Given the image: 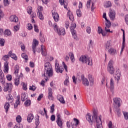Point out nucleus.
I'll return each instance as SVG.
<instances>
[{"mask_svg": "<svg viewBox=\"0 0 128 128\" xmlns=\"http://www.w3.org/2000/svg\"><path fill=\"white\" fill-rule=\"evenodd\" d=\"M86 120L88 122L89 124H92V122H96L97 128H102V120L100 119V116H98V112L96 110L93 112V116H90V113L87 114L86 115Z\"/></svg>", "mask_w": 128, "mask_h": 128, "instance_id": "f257e3e1", "label": "nucleus"}, {"mask_svg": "<svg viewBox=\"0 0 128 128\" xmlns=\"http://www.w3.org/2000/svg\"><path fill=\"white\" fill-rule=\"evenodd\" d=\"M52 64L48 62H46L44 64V74L42 75L46 82H48V78L52 76Z\"/></svg>", "mask_w": 128, "mask_h": 128, "instance_id": "f03ea898", "label": "nucleus"}, {"mask_svg": "<svg viewBox=\"0 0 128 128\" xmlns=\"http://www.w3.org/2000/svg\"><path fill=\"white\" fill-rule=\"evenodd\" d=\"M80 62H82V64H86L88 66H92V58H88L85 56H82L79 59Z\"/></svg>", "mask_w": 128, "mask_h": 128, "instance_id": "7ed1b4c3", "label": "nucleus"}, {"mask_svg": "<svg viewBox=\"0 0 128 128\" xmlns=\"http://www.w3.org/2000/svg\"><path fill=\"white\" fill-rule=\"evenodd\" d=\"M107 70L110 74H114V61L110 60L108 65Z\"/></svg>", "mask_w": 128, "mask_h": 128, "instance_id": "20e7f679", "label": "nucleus"}, {"mask_svg": "<svg viewBox=\"0 0 128 128\" xmlns=\"http://www.w3.org/2000/svg\"><path fill=\"white\" fill-rule=\"evenodd\" d=\"M53 26L55 32H58V34H59V36H64V34H66V30L64 28H60L58 30V26H56V24H54Z\"/></svg>", "mask_w": 128, "mask_h": 128, "instance_id": "39448f33", "label": "nucleus"}, {"mask_svg": "<svg viewBox=\"0 0 128 128\" xmlns=\"http://www.w3.org/2000/svg\"><path fill=\"white\" fill-rule=\"evenodd\" d=\"M64 68L60 66V64H58V60H56L55 62V70L56 72L60 74H62L64 72Z\"/></svg>", "mask_w": 128, "mask_h": 128, "instance_id": "423d86ee", "label": "nucleus"}, {"mask_svg": "<svg viewBox=\"0 0 128 128\" xmlns=\"http://www.w3.org/2000/svg\"><path fill=\"white\" fill-rule=\"evenodd\" d=\"M108 14L110 20H114V18H116V11L114 10L110 9Z\"/></svg>", "mask_w": 128, "mask_h": 128, "instance_id": "0eeeda50", "label": "nucleus"}, {"mask_svg": "<svg viewBox=\"0 0 128 128\" xmlns=\"http://www.w3.org/2000/svg\"><path fill=\"white\" fill-rule=\"evenodd\" d=\"M12 86L10 84H4V92H10L12 90Z\"/></svg>", "mask_w": 128, "mask_h": 128, "instance_id": "6e6552de", "label": "nucleus"}, {"mask_svg": "<svg viewBox=\"0 0 128 128\" xmlns=\"http://www.w3.org/2000/svg\"><path fill=\"white\" fill-rule=\"evenodd\" d=\"M38 44V42L36 40H34L33 44H32V52L34 54H36V46Z\"/></svg>", "mask_w": 128, "mask_h": 128, "instance_id": "1a4fd4ad", "label": "nucleus"}, {"mask_svg": "<svg viewBox=\"0 0 128 128\" xmlns=\"http://www.w3.org/2000/svg\"><path fill=\"white\" fill-rule=\"evenodd\" d=\"M120 102H122V100L120 98H114V102L116 106V108H120Z\"/></svg>", "mask_w": 128, "mask_h": 128, "instance_id": "9d476101", "label": "nucleus"}, {"mask_svg": "<svg viewBox=\"0 0 128 128\" xmlns=\"http://www.w3.org/2000/svg\"><path fill=\"white\" fill-rule=\"evenodd\" d=\"M114 78L115 80L117 81V82H118L120 80V70H117L116 71Z\"/></svg>", "mask_w": 128, "mask_h": 128, "instance_id": "9b49d317", "label": "nucleus"}, {"mask_svg": "<svg viewBox=\"0 0 128 128\" xmlns=\"http://www.w3.org/2000/svg\"><path fill=\"white\" fill-rule=\"evenodd\" d=\"M41 48H40V50H41V54L42 56H46V46L44 45H41Z\"/></svg>", "mask_w": 128, "mask_h": 128, "instance_id": "f8f14e48", "label": "nucleus"}, {"mask_svg": "<svg viewBox=\"0 0 128 128\" xmlns=\"http://www.w3.org/2000/svg\"><path fill=\"white\" fill-rule=\"evenodd\" d=\"M52 16L54 22H58L60 20V16H58V14L56 12H54V10L52 11Z\"/></svg>", "mask_w": 128, "mask_h": 128, "instance_id": "ddd939ff", "label": "nucleus"}, {"mask_svg": "<svg viewBox=\"0 0 128 128\" xmlns=\"http://www.w3.org/2000/svg\"><path fill=\"white\" fill-rule=\"evenodd\" d=\"M48 98H49V100H54V96H52V89L50 88H48Z\"/></svg>", "mask_w": 128, "mask_h": 128, "instance_id": "4468645a", "label": "nucleus"}, {"mask_svg": "<svg viewBox=\"0 0 128 128\" xmlns=\"http://www.w3.org/2000/svg\"><path fill=\"white\" fill-rule=\"evenodd\" d=\"M8 56H9V57L12 58H14V60H18V56L12 51L8 52Z\"/></svg>", "mask_w": 128, "mask_h": 128, "instance_id": "2eb2a0df", "label": "nucleus"}, {"mask_svg": "<svg viewBox=\"0 0 128 128\" xmlns=\"http://www.w3.org/2000/svg\"><path fill=\"white\" fill-rule=\"evenodd\" d=\"M10 22H18V18L16 15H12L10 18Z\"/></svg>", "mask_w": 128, "mask_h": 128, "instance_id": "dca6fc26", "label": "nucleus"}, {"mask_svg": "<svg viewBox=\"0 0 128 128\" xmlns=\"http://www.w3.org/2000/svg\"><path fill=\"white\" fill-rule=\"evenodd\" d=\"M114 80L111 78L110 80V90L112 92H114Z\"/></svg>", "mask_w": 128, "mask_h": 128, "instance_id": "f3484780", "label": "nucleus"}, {"mask_svg": "<svg viewBox=\"0 0 128 128\" xmlns=\"http://www.w3.org/2000/svg\"><path fill=\"white\" fill-rule=\"evenodd\" d=\"M108 54H110L111 56H114V54H116V50L111 48H109V50H108Z\"/></svg>", "mask_w": 128, "mask_h": 128, "instance_id": "a211bd4d", "label": "nucleus"}, {"mask_svg": "<svg viewBox=\"0 0 128 128\" xmlns=\"http://www.w3.org/2000/svg\"><path fill=\"white\" fill-rule=\"evenodd\" d=\"M4 72L8 74V62L6 61L4 63Z\"/></svg>", "mask_w": 128, "mask_h": 128, "instance_id": "6ab92c4d", "label": "nucleus"}, {"mask_svg": "<svg viewBox=\"0 0 128 128\" xmlns=\"http://www.w3.org/2000/svg\"><path fill=\"white\" fill-rule=\"evenodd\" d=\"M57 99L61 102V104H66V101L64 98V96L60 94H58L57 96Z\"/></svg>", "mask_w": 128, "mask_h": 128, "instance_id": "aec40b11", "label": "nucleus"}, {"mask_svg": "<svg viewBox=\"0 0 128 128\" xmlns=\"http://www.w3.org/2000/svg\"><path fill=\"white\" fill-rule=\"evenodd\" d=\"M4 72H2V70H0V82L4 83Z\"/></svg>", "mask_w": 128, "mask_h": 128, "instance_id": "412c9836", "label": "nucleus"}, {"mask_svg": "<svg viewBox=\"0 0 128 128\" xmlns=\"http://www.w3.org/2000/svg\"><path fill=\"white\" fill-rule=\"evenodd\" d=\"M34 114H29L27 116V120L28 122H32V120H34Z\"/></svg>", "mask_w": 128, "mask_h": 128, "instance_id": "4be33fe9", "label": "nucleus"}, {"mask_svg": "<svg viewBox=\"0 0 128 128\" xmlns=\"http://www.w3.org/2000/svg\"><path fill=\"white\" fill-rule=\"evenodd\" d=\"M82 83L84 86H90V82H88V78H85L84 77L82 80Z\"/></svg>", "mask_w": 128, "mask_h": 128, "instance_id": "5701e85b", "label": "nucleus"}, {"mask_svg": "<svg viewBox=\"0 0 128 128\" xmlns=\"http://www.w3.org/2000/svg\"><path fill=\"white\" fill-rule=\"evenodd\" d=\"M6 100L9 104H12L14 102V96L12 94H8L6 97Z\"/></svg>", "mask_w": 128, "mask_h": 128, "instance_id": "b1692460", "label": "nucleus"}, {"mask_svg": "<svg viewBox=\"0 0 128 128\" xmlns=\"http://www.w3.org/2000/svg\"><path fill=\"white\" fill-rule=\"evenodd\" d=\"M4 34L6 36H12V32L8 29H6L4 32Z\"/></svg>", "mask_w": 128, "mask_h": 128, "instance_id": "393cba45", "label": "nucleus"}, {"mask_svg": "<svg viewBox=\"0 0 128 128\" xmlns=\"http://www.w3.org/2000/svg\"><path fill=\"white\" fill-rule=\"evenodd\" d=\"M88 78L89 80L90 86H94V78H92V75H88Z\"/></svg>", "mask_w": 128, "mask_h": 128, "instance_id": "a878e982", "label": "nucleus"}, {"mask_svg": "<svg viewBox=\"0 0 128 128\" xmlns=\"http://www.w3.org/2000/svg\"><path fill=\"white\" fill-rule=\"evenodd\" d=\"M20 98H18L14 104V108H18V106H20Z\"/></svg>", "mask_w": 128, "mask_h": 128, "instance_id": "bb28decb", "label": "nucleus"}, {"mask_svg": "<svg viewBox=\"0 0 128 128\" xmlns=\"http://www.w3.org/2000/svg\"><path fill=\"white\" fill-rule=\"evenodd\" d=\"M68 56L70 57L72 62H74V53L72 52H70L68 53Z\"/></svg>", "mask_w": 128, "mask_h": 128, "instance_id": "cd10ccee", "label": "nucleus"}, {"mask_svg": "<svg viewBox=\"0 0 128 128\" xmlns=\"http://www.w3.org/2000/svg\"><path fill=\"white\" fill-rule=\"evenodd\" d=\"M59 2L61 6H64V8H68V3L64 2V0H59Z\"/></svg>", "mask_w": 128, "mask_h": 128, "instance_id": "c85d7f7f", "label": "nucleus"}, {"mask_svg": "<svg viewBox=\"0 0 128 128\" xmlns=\"http://www.w3.org/2000/svg\"><path fill=\"white\" fill-rule=\"evenodd\" d=\"M18 70H20V66L18 65H16L14 66V74L16 76H18Z\"/></svg>", "mask_w": 128, "mask_h": 128, "instance_id": "c756f323", "label": "nucleus"}, {"mask_svg": "<svg viewBox=\"0 0 128 128\" xmlns=\"http://www.w3.org/2000/svg\"><path fill=\"white\" fill-rule=\"evenodd\" d=\"M4 108L6 110V112H8V108H10V102H6L4 105Z\"/></svg>", "mask_w": 128, "mask_h": 128, "instance_id": "7c9ffc66", "label": "nucleus"}, {"mask_svg": "<svg viewBox=\"0 0 128 128\" xmlns=\"http://www.w3.org/2000/svg\"><path fill=\"white\" fill-rule=\"evenodd\" d=\"M126 46V38H124V40H122V46L120 52H124V46Z\"/></svg>", "mask_w": 128, "mask_h": 128, "instance_id": "2f4dec72", "label": "nucleus"}, {"mask_svg": "<svg viewBox=\"0 0 128 128\" xmlns=\"http://www.w3.org/2000/svg\"><path fill=\"white\" fill-rule=\"evenodd\" d=\"M27 98H28V96H26V94L22 93L21 94V100L22 102H24V100H26Z\"/></svg>", "mask_w": 128, "mask_h": 128, "instance_id": "473e14b6", "label": "nucleus"}, {"mask_svg": "<svg viewBox=\"0 0 128 128\" xmlns=\"http://www.w3.org/2000/svg\"><path fill=\"white\" fill-rule=\"evenodd\" d=\"M67 15L68 16L70 20H71L72 22H74V16L72 15V12H68L67 14Z\"/></svg>", "mask_w": 128, "mask_h": 128, "instance_id": "72a5a7b5", "label": "nucleus"}, {"mask_svg": "<svg viewBox=\"0 0 128 128\" xmlns=\"http://www.w3.org/2000/svg\"><path fill=\"white\" fill-rule=\"evenodd\" d=\"M104 8H110L112 6V2L110 1H106L104 5Z\"/></svg>", "mask_w": 128, "mask_h": 128, "instance_id": "f704fd0d", "label": "nucleus"}, {"mask_svg": "<svg viewBox=\"0 0 128 128\" xmlns=\"http://www.w3.org/2000/svg\"><path fill=\"white\" fill-rule=\"evenodd\" d=\"M14 84L16 86H18L20 84V77L19 76H16L14 78Z\"/></svg>", "mask_w": 128, "mask_h": 128, "instance_id": "c9c22d12", "label": "nucleus"}, {"mask_svg": "<svg viewBox=\"0 0 128 128\" xmlns=\"http://www.w3.org/2000/svg\"><path fill=\"white\" fill-rule=\"evenodd\" d=\"M74 120L75 122V124L72 126V128H76V126H78V124H80V121H78V120L74 118Z\"/></svg>", "mask_w": 128, "mask_h": 128, "instance_id": "e433bc0d", "label": "nucleus"}, {"mask_svg": "<svg viewBox=\"0 0 128 128\" xmlns=\"http://www.w3.org/2000/svg\"><path fill=\"white\" fill-rule=\"evenodd\" d=\"M64 86H68V76L67 75L66 76V80L64 82Z\"/></svg>", "mask_w": 128, "mask_h": 128, "instance_id": "4c0bfd02", "label": "nucleus"}, {"mask_svg": "<svg viewBox=\"0 0 128 128\" xmlns=\"http://www.w3.org/2000/svg\"><path fill=\"white\" fill-rule=\"evenodd\" d=\"M71 32H72V36L74 38V40H76V30H74L72 28Z\"/></svg>", "mask_w": 128, "mask_h": 128, "instance_id": "58836bf2", "label": "nucleus"}, {"mask_svg": "<svg viewBox=\"0 0 128 128\" xmlns=\"http://www.w3.org/2000/svg\"><path fill=\"white\" fill-rule=\"evenodd\" d=\"M84 75H78L76 76V80H78L79 82H80V80H84Z\"/></svg>", "mask_w": 128, "mask_h": 128, "instance_id": "ea45409f", "label": "nucleus"}, {"mask_svg": "<svg viewBox=\"0 0 128 128\" xmlns=\"http://www.w3.org/2000/svg\"><path fill=\"white\" fill-rule=\"evenodd\" d=\"M56 122L58 126H60V128H62V119L57 120Z\"/></svg>", "mask_w": 128, "mask_h": 128, "instance_id": "a19ab883", "label": "nucleus"}, {"mask_svg": "<svg viewBox=\"0 0 128 128\" xmlns=\"http://www.w3.org/2000/svg\"><path fill=\"white\" fill-rule=\"evenodd\" d=\"M16 121L17 122L20 124V122H22V116L20 115H18L16 117Z\"/></svg>", "mask_w": 128, "mask_h": 128, "instance_id": "79ce46f5", "label": "nucleus"}, {"mask_svg": "<svg viewBox=\"0 0 128 128\" xmlns=\"http://www.w3.org/2000/svg\"><path fill=\"white\" fill-rule=\"evenodd\" d=\"M22 58H24L26 60H28V55L24 53H22Z\"/></svg>", "mask_w": 128, "mask_h": 128, "instance_id": "37998d69", "label": "nucleus"}, {"mask_svg": "<svg viewBox=\"0 0 128 128\" xmlns=\"http://www.w3.org/2000/svg\"><path fill=\"white\" fill-rule=\"evenodd\" d=\"M110 26H112L110 22L108 20H106V28H110Z\"/></svg>", "mask_w": 128, "mask_h": 128, "instance_id": "c03bdc74", "label": "nucleus"}, {"mask_svg": "<svg viewBox=\"0 0 128 128\" xmlns=\"http://www.w3.org/2000/svg\"><path fill=\"white\" fill-rule=\"evenodd\" d=\"M18 30H20V26L18 25H16L14 26L13 30L14 32H16Z\"/></svg>", "mask_w": 128, "mask_h": 128, "instance_id": "a18cd8bd", "label": "nucleus"}, {"mask_svg": "<svg viewBox=\"0 0 128 128\" xmlns=\"http://www.w3.org/2000/svg\"><path fill=\"white\" fill-rule=\"evenodd\" d=\"M8 58H10V56H8V54L7 55L3 56L2 57L3 60H4L5 62H6Z\"/></svg>", "mask_w": 128, "mask_h": 128, "instance_id": "49530a36", "label": "nucleus"}, {"mask_svg": "<svg viewBox=\"0 0 128 128\" xmlns=\"http://www.w3.org/2000/svg\"><path fill=\"white\" fill-rule=\"evenodd\" d=\"M26 28L28 30H32V25L30 24H27Z\"/></svg>", "mask_w": 128, "mask_h": 128, "instance_id": "de8ad7c7", "label": "nucleus"}, {"mask_svg": "<svg viewBox=\"0 0 128 128\" xmlns=\"http://www.w3.org/2000/svg\"><path fill=\"white\" fill-rule=\"evenodd\" d=\"M37 14L40 18V20H44V16H42V14L41 12H38Z\"/></svg>", "mask_w": 128, "mask_h": 128, "instance_id": "09e8293b", "label": "nucleus"}, {"mask_svg": "<svg viewBox=\"0 0 128 128\" xmlns=\"http://www.w3.org/2000/svg\"><path fill=\"white\" fill-rule=\"evenodd\" d=\"M5 42L6 40H4V39L2 38H0V44H1L2 46H4Z\"/></svg>", "mask_w": 128, "mask_h": 128, "instance_id": "8fccbe9b", "label": "nucleus"}, {"mask_svg": "<svg viewBox=\"0 0 128 128\" xmlns=\"http://www.w3.org/2000/svg\"><path fill=\"white\" fill-rule=\"evenodd\" d=\"M125 120H128V112H123Z\"/></svg>", "mask_w": 128, "mask_h": 128, "instance_id": "3c124183", "label": "nucleus"}, {"mask_svg": "<svg viewBox=\"0 0 128 128\" xmlns=\"http://www.w3.org/2000/svg\"><path fill=\"white\" fill-rule=\"evenodd\" d=\"M40 40L41 42H46V39L44 38V36L42 35H40Z\"/></svg>", "mask_w": 128, "mask_h": 128, "instance_id": "603ef678", "label": "nucleus"}, {"mask_svg": "<svg viewBox=\"0 0 128 128\" xmlns=\"http://www.w3.org/2000/svg\"><path fill=\"white\" fill-rule=\"evenodd\" d=\"M27 12L28 14H32V8L31 6H28L27 8Z\"/></svg>", "mask_w": 128, "mask_h": 128, "instance_id": "864d4df0", "label": "nucleus"}, {"mask_svg": "<svg viewBox=\"0 0 128 128\" xmlns=\"http://www.w3.org/2000/svg\"><path fill=\"white\" fill-rule=\"evenodd\" d=\"M76 14L78 16H82V11H80V9H78L76 11Z\"/></svg>", "mask_w": 128, "mask_h": 128, "instance_id": "5fc2aeb1", "label": "nucleus"}, {"mask_svg": "<svg viewBox=\"0 0 128 128\" xmlns=\"http://www.w3.org/2000/svg\"><path fill=\"white\" fill-rule=\"evenodd\" d=\"M86 32L88 34H90V32H92V29L90 28V27L87 26L86 28Z\"/></svg>", "mask_w": 128, "mask_h": 128, "instance_id": "6e6d98bb", "label": "nucleus"}, {"mask_svg": "<svg viewBox=\"0 0 128 128\" xmlns=\"http://www.w3.org/2000/svg\"><path fill=\"white\" fill-rule=\"evenodd\" d=\"M90 2H92V0H88L86 2V7L88 8H90Z\"/></svg>", "mask_w": 128, "mask_h": 128, "instance_id": "4d7b16f0", "label": "nucleus"}, {"mask_svg": "<svg viewBox=\"0 0 128 128\" xmlns=\"http://www.w3.org/2000/svg\"><path fill=\"white\" fill-rule=\"evenodd\" d=\"M24 104L26 106H28L30 105V100H26Z\"/></svg>", "mask_w": 128, "mask_h": 128, "instance_id": "13d9d810", "label": "nucleus"}, {"mask_svg": "<svg viewBox=\"0 0 128 128\" xmlns=\"http://www.w3.org/2000/svg\"><path fill=\"white\" fill-rule=\"evenodd\" d=\"M62 64L65 70V71L68 72V66H66V64H64V62H62Z\"/></svg>", "mask_w": 128, "mask_h": 128, "instance_id": "bf43d9fd", "label": "nucleus"}, {"mask_svg": "<svg viewBox=\"0 0 128 128\" xmlns=\"http://www.w3.org/2000/svg\"><path fill=\"white\" fill-rule=\"evenodd\" d=\"M116 112L118 116H120V110L119 108H116Z\"/></svg>", "mask_w": 128, "mask_h": 128, "instance_id": "052dcab7", "label": "nucleus"}, {"mask_svg": "<svg viewBox=\"0 0 128 128\" xmlns=\"http://www.w3.org/2000/svg\"><path fill=\"white\" fill-rule=\"evenodd\" d=\"M34 32H40V30L38 28V26H36V24H34Z\"/></svg>", "mask_w": 128, "mask_h": 128, "instance_id": "680f3d73", "label": "nucleus"}, {"mask_svg": "<svg viewBox=\"0 0 128 128\" xmlns=\"http://www.w3.org/2000/svg\"><path fill=\"white\" fill-rule=\"evenodd\" d=\"M106 48H107V50H108V48H110V41L107 42L106 44Z\"/></svg>", "mask_w": 128, "mask_h": 128, "instance_id": "e2e57ef3", "label": "nucleus"}, {"mask_svg": "<svg viewBox=\"0 0 128 128\" xmlns=\"http://www.w3.org/2000/svg\"><path fill=\"white\" fill-rule=\"evenodd\" d=\"M4 2L5 6H6L10 4V2H8V0H4Z\"/></svg>", "mask_w": 128, "mask_h": 128, "instance_id": "0e129e2a", "label": "nucleus"}, {"mask_svg": "<svg viewBox=\"0 0 128 128\" xmlns=\"http://www.w3.org/2000/svg\"><path fill=\"white\" fill-rule=\"evenodd\" d=\"M42 7L40 6H38L37 14L38 12H42Z\"/></svg>", "mask_w": 128, "mask_h": 128, "instance_id": "69168bd1", "label": "nucleus"}, {"mask_svg": "<svg viewBox=\"0 0 128 128\" xmlns=\"http://www.w3.org/2000/svg\"><path fill=\"white\" fill-rule=\"evenodd\" d=\"M124 20L126 24L128 25V14L125 16Z\"/></svg>", "mask_w": 128, "mask_h": 128, "instance_id": "338daca9", "label": "nucleus"}, {"mask_svg": "<svg viewBox=\"0 0 128 128\" xmlns=\"http://www.w3.org/2000/svg\"><path fill=\"white\" fill-rule=\"evenodd\" d=\"M6 78H7L8 80H12V75L8 74L6 76Z\"/></svg>", "mask_w": 128, "mask_h": 128, "instance_id": "774afa93", "label": "nucleus"}]
</instances>
